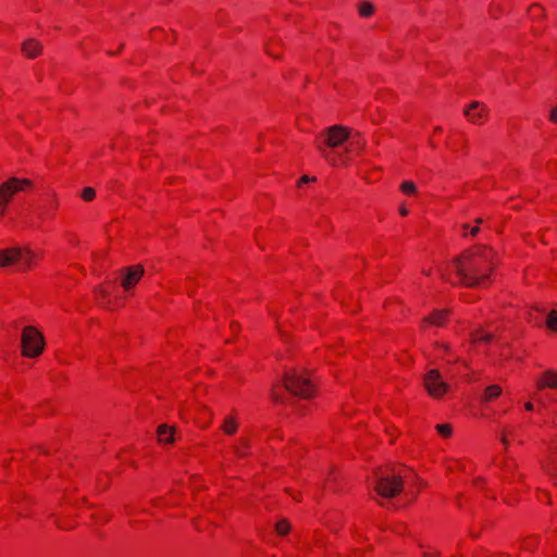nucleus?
<instances>
[{
	"mask_svg": "<svg viewBox=\"0 0 557 557\" xmlns=\"http://www.w3.org/2000/svg\"><path fill=\"white\" fill-rule=\"evenodd\" d=\"M275 530L280 535H286L289 531V523L286 520H280L275 524Z\"/></svg>",
	"mask_w": 557,
	"mask_h": 557,
	"instance_id": "cd10ccee",
	"label": "nucleus"
},
{
	"mask_svg": "<svg viewBox=\"0 0 557 557\" xmlns=\"http://www.w3.org/2000/svg\"><path fill=\"white\" fill-rule=\"evenodd\" d=\"M315 177L309 175H302L297 182V188H304L307 184L314 182Z\"/></svg>",
	"mask_w": 557,
	"mask_h": 557,
	"instance_id": "473e14b6",
	"label": "nucleus"
},
{
	"mask_svg": "<svg viewBox=\"0 0 557 557\" xmlns=\"http://www.w3.org/2000/svg\"><path fill=\"white\" fill-rule=\"evenodd\" d=\"M534 408L533 404L531 401H527L524 404V409L528 410V411H532Z\"/></svg>",
	"mask_w": 557,
	"mask_h": 557,
	"instance_id": "c9c22d12",
	"label": "nucleus"
},
{
	"mask_svg": "<svg viewBox=\"0 0 557 557\" xmlns=\"http://www.w3.org/2000/svg\"><path fill=\"white\" fill-rule=\"evenodd\" d=\"M116 285L114 282L101 284L95 292L98 302L107 308H114L117 305V300L113 297Z\"/></svg>",
	"mask_w": 557,
	"mask_h": 557,
	"instance_id": "9b49d317",
	"label": "nucleus"
},
{
	"mask_svg": "<svg viewBox=\"0 0 557 557\" xmlns=\"http://www.w3.org/2000/svg\"><path fill=\"white\" fill-rule=\"evenodd\" d=\"M174 428L162 424L157 430L158 441L163 444H172L174 442Z\"/></svg>",
	"mask_w": 557,
	"mask_h": 557,
	"instance_id": "a211bd4d",
	"label": "nucleus"
},
{
	"mask_svg": "<svg viewBox=\"0 0 557 557\" xmlns=\"http://www.w3.org/2000/svg\"><path fill=\"white\" fill-rule=\"evenodd\" d=\"M250 444L247 437H239L232 446V453L239 458L246 457L249 454Z\"/></svg>",
	"mask_w": 557,
	"mask_h": 557,
	"instance_id": "f3484780",
	"label": "nucleus"
},
{
	"mask_svg": "<svg viewBox=\"0 0 557 557\" xmlns=\"http://www.w3.org/2000/svg\"><path fill=\"white\" fill-rule=\"evenodd\" d=\"M41 45L35 39L24 41L22 51L27 58H36L41 52Z\"/></svg>",
	"mask_w": 557,
	"mask_h": 557,
	"instance_id": "6ab92c4d",
	"label": "nucleus"
},
{
	"mask_svg": "<svg viewBox=\"0 0 557 557\" xmlns=\"http://www.w3.org/2000/svg\"><path fill=\"white\" fill-rule=\"evenodd\" d=\"M176 504H177V498L174 493H172L168 497H159V498H154L152 500V506L157 507V508H162L165 506H174Z\"/></svg>",
	"mask_w": 557,
	"mask_h": 557,
	"instance_id": "4be33fe9",
	"label": "nucleus"
},
{
	"mask_svg": "<svg viewBox=\"0 0 557 557\" xmlns=\"http://www.w3.org/2000/svg\"><path fill=\"white\" fill-rule=\"evenodd\" d=\"M443 132V128L441 126H435L433 129V135H437Z\"/></svg>",
	"mask_w": 557,
	"mask_h": 557,
	"instance_id": "4c0bfd02",
	"label": "nucleus"
},
{
	"mask_svg": "<svg viewBox=\"0 0 557 557\" xmlns=\"http://www.w3.org/2000/svg\"><path fill=\"white\" fill-rule=\"evenodd\" d=\"M399 214L401 216H407L409 214V210L407 209V207L405 205H401L399 207Z\"/></svg>",
	"mask_w": 557,
	"mask_h": 557,
	"instance_id": "f704fd0d",
	"label": "nucleus"
},
{
	"mask_svg": "<svg viewBox=\"0 0 557 557\" xmlns=\"http://www.w3.org/2000/svg\"><path fill=\"white\" fill-rule=\"evenodd\" d=\"M42 253L29 246H15L0 249V268L16 267L18 272L25 273L37 267Z\"/></svg>",
	"mask_w": 557,
	"mask_h": 557,
	"instance_id": "7ed1b4c3",
	"label": "nucleus"
},
{
	"mask_svg": "<svg viewBox=\"0 0 557 557\" xmlns=\"http://www.w3.org/2000/svg\"><path fill=\"white\" fill-rule=\"evenodd\" d=\"M239 426L237 413L231 412L226 414L222 421L221 430L227 436L236 434Z\"/></svg>",
	"mask_w": 557,
	"mask_h": 557,
	"instance_id": "4468645a",
	"label": "nucleus"
},
{
	"mask_svg": "<svg viewBox=\"0 0 557 557\" xmlns=\"http://www.w3.org/2000/svg\"><path fill=\"white\" fill-rule=\"evenodd\" d=\"M502 436H500V440H502V443L505 447L508 446L509 444V441L508 438L511 436L512 434V429L510 426H504L502 429V432H500Z\"/></svg>",
	"mask_w": 557,
	"mask_h": 557,
	"instance_id": "2f4dec72",
	"label": "nucleus"
},
{
	"mask_svg": "<svg viewBox=\"0 0 557 557\" xmlns=\"http://www.w3.org/2000/svg\"><path fill=\"white\" fill-rule=\"evenodd\" d=\"M547 327L557 332V309H553L546 320Z\"/></svg>",
	"mask_w": 557,
	"mask_h": 557,
	"instance_id": "393cba45",
	"label": "nucleus"
},
{
	"mask_svg": "<svg viewBox=\"0 0 557 557\" xmlns=\"http://www.w3.org/2000/svg\"><path fill=\"white\" fill-rule=\"evenodd\" d=\"M284 386L292 394L302 398L309 399L315 395V385L307 373L297 371L286 373L284 377Z\"/></svg>",
	"mask_w": 557,
	"mask_h": 557,
	"instance_id": "0eeeda50",
	"label": "nucleus"
},
{
	"mask_svg": "<svg viewBox=\"0 0 557 557\" xmlns=\"http://www.w3.org/2000/svg\"><path fill=\"white\" fill-rule=\"evenodd\" d=\"M436 431L438 432V434L441 436H443L445 438L450 437L451 434H453V428L448 423L437 424L436 425Z\"/></svg>",
	"mask_w": 557,
	"mask_h": 557,
	"instance_id": "bb28decb",
	"label": "nucleus"
},
{
	"mask_svg": "<svg viewBox=\"0 0 557 557\" xmlns=\"http://www.w3.org/2000/svg\"><path fill=\"white\" fill-rule=\"evenodd\" d=\"M431 271H432V270H430L429 272H426V273H425V274H426V276L432 275Z\"/></svg>",
	"mask_w": 557,
	"mask_h": 557,
	"instance_id": "a19ab883",
	"label": "nucleus"
},
{
	"mask_svg": "<svg viewBox=\"0 0 557 557\" xmlns=\"http://www.w3.org/2000/svg\"><path fill=\"white\" fill-rule=\"evenodd\" d=\"M81 196L84 201H91L96 197V190L92 187H85Z\"/></svg>",
	"mask_w": 557,
	"mask_h": 557,
	"instance_id": "c756f323",
	"label": "nucleus"
},
{
	"mask_svg": "<svg viewBox=\"0 0 557 557\" xmlns=\"http://www.w3.org/2000/svg\"><path fill=\"white\" fill-rule=\"evenodd\" d=\"M314 147L320 156L332 166L349 165L352 156L364 148V141L359 136H352L349 128L333 125L314 138Z\"/></svg>",
	"mask_w": 557,
	"mask_h": 557,
	"instance_id": "f03ea898",
	"label": "nucleus"
},
{
	"mask_svg": "<svg viewBox=\"0 0 557 557\" xmlns=\"http://www.w3.org/2000/svg\"><path fill=\"white\" fill-rule=\"evenodd\" d=\"M549 120L557 124V107L553 108L549 114Z\"/></svg>",
	"mask_w": 557,
	"mask_h": 557,
	"instance_id": "72a5a7b5",
	"label": "nucleus"
},
{
	"mask_svg": "<svg viewBox=\"0 0 557 557\" xmlns=\"http://www.w3.org/2000/svg\"><path fill=\"white\" fill-rule=\"evenodd\" d=\"M463 114L470 123L481 125L487 119L488 110L484 103L472 101L465 108Z\"/></svg>",
	"mask_w": 557,
	"mask_h": 557,
	"instance_id": "9d476101",
	"label": "nucleus"
},
{
	"mask_svg": "<svg viewBox=\"0 0 557 557\" xmlns=\"http://www.w3.org/2000/svg\"><path fill=\"white\" fill-rule=\"evenodd\" d=\"M494 336L492 333L484 330H476L471 334V344L479 345L481 343H488L493 341Z\"/></svg>",
	"mask_w": 557,
	"mask_h": 557,
	"instance_id": "412c9836",
	"label": "nucleus"
},
{
	"mask_svg": "<svg viewBox=\"0 0 557 557\" xmlns=\"http://www.w3.org/2000/svg\"><path fill=\"white\" fill-rule=\"evenodd\" d=\"M60 528H63V529H66L69 528L67 525H64V524H59Z\"/></svg>",
	"mask_w": 557,
	"mask_h": 557,
	"instance_id": "ea45409f",
	"label": "nucleus"
},
{
	"mask_svg": "<svg viewBox=\"0 0 557 557\" xmlns=\"http://www.w3.org/2000/svg\"><path fill=\"white\" fill-rule=\"evenodd\" d=\"M536 388L540 391L545 388L557 389V370H545L536 380Z\"/></svg>",
	"mask_w": 557,
	"mask_h": 557,
	"instance_id": "ddd939ff",
	"label": "nucleus"
},
{
	"mask_svg": "<svg viewBox=\"0 0 557 557\" xmlns=\"http://www.w3.org/2000/svg\"><path fill=\"white\" fill-rule=\"evenodd\" d=\"M436 357L443 359L447 363H455L459 361V357L451 350L448 344L436 345Z\"/></svg>",
	"mask_w": 557,
	"mask_h": 557,
	"instance_id": "dca6fc26",
	"label": "nucleus"
},
{
	"mask_svg": "<svg viewBox=\"0 0 557 557\" xmlns=\"http://www.w3.org/2000/svg\"><path fill=\"white\" fill-rule=\"evenodd\" d=\"M449 319V310L440 309L434 310L429 315L422 319L421 329L428 330L430 326H443Z\"/></svg>",
	"mask_w": 557,
	"mask_h": 557,
	"instance_id": "f8f14e48",
	"label": "nucleus"
},
{
	"mask_svg": "<svg viewBox=\"0 0 557 557\" xmlns=\"http://www.w3.org/2000/svg\"><path fill=\"white\" fill-rule=\"evenodd\" d=\"M424 386L433 398L442 397L449 388V385L442 379L440 371L436 369H432L425 374Z\"/></svg>",
	"mask_w": 557,
	"mask_h": 557,
	"instance_id": "6e6552de",
	"label": "nucleus"
},
{
	"mask_svg": "<svg viewBox=\"0 0 557 557\" xmlns=\"http://www.w3.org/2000/svg\"><path fill=\"white\" fill-rule=\"evenodd\" d=\"M537 545V537L530 536L522 541L521 547L525 550H532Z\"/></svg>",
	"mask_w": 557,
	"mask_h": 557,
	"instance_id": "c85d7f7f",
	"label": "nucleus"
},
{
	"mask_svg": "<svg viewBox=\"0 0 557 557\" xmlns=\"http://www.w3.org/2000/svg\"><path fill=\"white\" fill-rule=\"evenodd\" d=\"M409 469H381L375 473L373 481L374 491L382 497H394L403 490V479L406 476Z\"/></svg>",
	"mask_w": 557,
	"mask_h": 557,
	"instance_id": "20e7f679",
	"label": "nucleus"
},
{
	"mask_svg": "<svg viewBox=\"0 0 557 557\" xmlns=\"http://www.w3.org/2000/svg\"><path fill=\"white\" fill-rule=\"evenodd\" d=\"M59 206H60V203H59L58 198L55 196H53L50 203L48 206L42 207L39 210L38 220L40 222H45V221L54 219L55 213L59 209Z\"/></svg>",
	"mask_w": 557,
	"mask_h": 557,
	"instance_id": "2eb2a0df",
	"label": "nucleus"
},
{
	"mask_svg": "<svg viewBox=\"0 0 557 557\" xmlns=\"http://www.w3.org/2000/svg\"><path fill=\"white\" fill-rule=\"evenodd\" d=\"M46 341L44 334L33 325L23 327L21 333L22 356L30 359L38 358L45 350Z\"/></svg>",
	"mask_w": 557,
	"mask_h": 557,
	"instance_id": "423d86ee",
	"label": "nucleus"
},
{
	"mask_svg": "<svg viewBox=\"0 0 557 557\" xmlns=\"http://www.w3.org/2000/svg\"><path fill=\"white\" fill-rule=\"evenodd\" d=\"M359 14L362 17H370L374 13V5L371 2H362L358 8Z\"/></svg>",
	"mask_w": 557,
	"mask_h": 557,
	"instance_id": "b1692460",
	"label": "nucleus"
},
{
	"mask_svg": "<svg viewBox=\"0 0 557 557\" xmlns=\"http://www.w3.org/2000/svg\"><path fill=\"white\" fill-rule=\"evenodd\" d=\"M34 183L26 177L11 176L0 183V218L7 215L9 205L18 193H28L33 189Z\"/></svg>",
	"mask_w": 557,
	"mask_h": 557,
	"instance_id": "39448f33",
	"label": "nucleus"
},
{
	"mask_svg": "<svg viewBox=\"0 0 557 557\" xmlns=\"http://www.w3.org/2000/svg\"><path fill=\"white\" fill-rule=\"evenodd\" d=\"M399 189L403 194L414 196L417 194L416 184L412 181H405L400 184Z\"/></svg>",
	"mask_w": 557,
	"mask_h": 557,
	"instance_id": "5701e85b",
	"label": "nucleus"
},
{
	"mask_svg": "<svg viewBox=\"0 0 557 557\" xmlns=\"http://www.w3.org/2000/svg\"><path fill=\"white\" fill-rule=\"evenodd\" d=\"M502 392H503V389L499 385H496V384L490 385L484 389V393L482 396V401H484V403L493 401L494 399L498 398L502 395Z\"/></svg>",
	"mask_w": 557,
	"mask_h": 557,
	"instance_id": "aec40b11",
	"label": "nucleus"
},
{
	"mask_svg": "<svg viewBox=\"0 0 557 557\" xmlns=\"http://www.w3.org/2000/svg\"><path fill=\"white\" fill-rule=\"evenodd\" d=\"M145 269L140 264L131 265L121 270V286L125 293H131L144 276Z\"/></svg>",
	"mask_w": 557,
	"mask_h": 557,
	"instance_id": "1a4fd4ad",
	"label": "nucleus"
},
{
	"mask_svg": "<svg viewBox=\"0 0 557 557\" xmlns=\"http://www.w3.org/2000/svg\"><path fill=\"white\" fill-rule=\"evenodd\" d=\"M423 557H438V556H437V553H435V552H425L423 554Z\"/></svg>",
	"mask_w": 557,
	"mask_h": 557,
	"instance_id": "e433bc0d",
	"label": "nucleus"
},
{
	"mask_svg": "<svg viewBox=\"0 0 557 557\" xmlns=\"http://www.w3.org/2000/svg\"><path fill=\"white\" fill-rule=\"evenodd\" d=\"M482 483H483V479H478V480L475 481V484H476L478 486H480Z\"/></svg>",
	"mask_w": 557,
	"mask_h": 557,
	"instance_id": "58836bf2",
	"label": "nucleus"
},
{
	"mask_svg": "<svg viewBox=\"0 0 557 557\" xmlns=\"http://www.w3.org/2000/svg\"><path fill=\"white\" fill-rule=\"evenodd\" d=\"M480 223H482V219H478L476 220V225H474V226H470L468 224H465L463 225V228L466 231L465 235L469 234L470 236L474 237L479 233V231H480V227H479Z\"/></svg>",
	"mask_w": 557,
	"mask_h": 557,
	"instance_id": "7c9ffc66",
	"label": "nucleus"
},
{
	"mask_svg": "<svg viewBox=\"0 0 557 557\" xmlns=\"http://www.w3.org/2000/svg\"><path fill=\"white\" fill-rule=\"evenodd\" d=\"M498 256L492 247L486 245L473 246L463 251L446 269L445 272L437 270L441 278L460 283L465 286H486L490 284Z\"/></svg>",
	"mask_w": 557,
	"mask_h": 557,
	"instance_id": "f257e3e1",
	"label": "nucleus"
},
{
	"mask_svg": "<svg viewBox=\"0 0 557 557\" xmlns=\"http://www.w3.org/2000/svg\"><path fill=\"white\" fill-rule=\"evenodd\" d=\"M529 15L531 18H541L544 16V8L540 4H532L529 8Z\"/></svg>",
	"mask_w": 557,
	"mask_h": 557,
	"instance_id": "a878e982",
	"label": "nucleus"
}]
</instances>
